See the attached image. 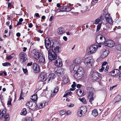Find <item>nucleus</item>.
<instances>
[{
    "instance_id": "obj_1",
    "label": "nucleus",
    "mask_w": 121,
    "mask_h": 121,
    "mask_svg": "<svg viewBox=\"0 0 121 121\" xmlns=\"http://www.w3.org/2000/svg\"><path fill=\"white\" fill-rule=\"evenodd\" d=\"M87 92L88 95V97L89 99V102H91L93 100V97L94 91V88L91 87H88L86 88Z\"/></svg>"
},
{
    "instance_id": "obj_2",
    "label": "nucleus",
    "mask_w": 121,
    "mask_h": 121,
    "mask_svg": "<svg viewBox=\"0 0 121 121\" xmlns=\"http://www.w3.org/2000/svg\"><path fill=\"white\" fill-rule=\"evenodd\" d=\"M48 57L51 61L54 60L57 57L56 54L55 53L53 49H50L48 51Z\"/></svg>"
},
{
    "instance_id": "obj_3",
    "label": "nucleus",
    "mask_w": 121,
    "mask_h": 121,
    "mask_svg": "<svg viewBox=\"0 0 121 121\" xmlns=\"http://www.w3.org/2000/svg\"><path fill=\"white\" fill-rule=\"evenodd\" d=\"M83 72L82 68H80L77 72L75 73L74 76L75 78L77 79H80L83 76Z\"/></svg>"
},
{
    "instance_id": "obj_4",
    "label": "nucleus",
    "mask_w": 121,
    "mask_h": 121,
    "mask_svg": "<svg viewBox=\"0 0 121 121\" xmlns=\"http://www.w3.org/2000/svg\"><path fill=\"white\" fill-rule=\"evenodd\" d=\"M105 40L104 37L101 35H98L96 38V41L98 43L104 44Z\"/></svg>"
},
{
    "instance_id": "obj_5",
    "label": "nucleus",
    "mask_w": 121,
    "mask_h": 121,
    "mask_svg": "<svg viewBox=\"0 0 121 121\" xmlns=\"http://www.w3.org/2000/svg\"><path fill=\"white\" fill-rule=\"evenodd\" d=\"M26 106H28L29 109L32 110H35L37 108V104L36 103L33 101H30L26 104Z\"/></svg>"
},
{
    "instance_id": "obj_6",
    "label": "nucleus",
    "mask_w": 121,
    "mask_h": 121,
    "mask_svg": "<svg viewBox=\"0 0 121 121\" xmlns=\"http://www.w3.org/2000/svg\"><path fill=\"white\" fill-rule=\"evenodd\" d=\"M19 56L20 61L22 63L27 61V56L25 53L23 52H21L20 53Z\"/></svg>"
},
{
    "instance_id": "obj_7",
    "label": "nucleus",
    "mask_w": 121,
    "mask_h": 121,
    "mask_svg": "<svg viewBox=\"0 0 121 121\" xmlns=\"http://www.w3.org/2000/svg\"><path fill=\"white\" fill-rule=\"evenodd\" d=\"M32 52L33 54L34 57L37 60L42 55L41 52H39V51H36L35 49L33 50Z\"/></svg>"
},
{
    "instance_id": "obj_8",
    "label": "nucleus",
    "mask_w": 121,
    "mask_h": 121,
    "mask_svg": "<svg viewBox=\"0 0 121 121\" xmlns=\"http://www.w3.org/2000/svg\"><path fill=\"white\" fill-rule=\"evenodd\" d=\"M94 62L93 59L90 57L86 58L85 60L84 63L86 65L89 66H91V65Z\"/></svg>"
},
{
    "instance_id": "obj_9",
    "label": "nucleus",
    "mask_w": 121,
    "mask_h": 121,
    "mask_svg": "<svg viewBox=\"0 0 121 121\" xmlns=\"http://www.w3.org/2000/svg\"><path fill=\"white\" fill-rule=\"evenodd\" d=\"M100 75V74H98L96 71H94L91 74V78L92 80H96L98 78L99 76Z\"/></svg>"
},
{
    "instance_id": "obj_10",
    "label": "nucleus",
    "mask_w": 121,
    "mask_h": 121,
    "mask_svg": "<svg viewBox=\"0 0 121 121\" xmlns=\"http://www.w3.org/2000/svg\"><path fill=\"white\" fill-rule=\"evenodd\" d=\"M108 51L106 50H102L100 51V57L102 58H105L109 54Z\"/></svg>"
},
{
    "instance_id": "obj_11",
    "label": "nucleus",
    "mask_w": 121,
    "mask_h": 121,
    "mask_svg": "<svg viewBox=\"0 0 121 121\" xmlns=\"http://www.w3.org/2000/svg\"><path fill=\"white\" fill-rule=\"evenodd\" d=\"M105 46H107L109 47H112L115 45V43L112 40H107L104 42V44Z\"/></svg>"
},
{
    "instance_id": "obj_12",
    "label": "nucleus",
    "mask_w": 121,
    "mask_h": 121,
    "mask_svg": "<svg viewBox=\"0 0 121 121\" xmlns=\"http://www.w3.org/2000/svg\"><path fill=\"white\" fill-rule=\"evenodd\" d=\"M45 43L46 48L47 49L49 48L50 47L52 48V47L51 43L50 41L48 38H46L45 41Z\"/></svg>"
},
{
    "instance_id": "obj_13",
    "label": "nucleus",
    "mask_w": 121,
    "mask_h": 121,
    "mask_svg": "<svg viewBox=\"0 0 121 121\" xmlns=\"http://www.w3.org/2000/svg\"><path fill=\"white\" fill-rule=\"evenodd\" d=\"M98 46L95 45H94L90 46L89 48V51L90 53H95L98 48Z\"/></svg>"
},
{
    "instance_id": "obj_14",
    "label": "nucleus",
    "mask_w": 121,
    "mask_h": 121,
    "mask_svg": "<svg viewBox=\"0 0 121 121\" xmlns=\"http://www.w3.org/2000/svg\"><path fill=\"white\" fill-rule=\"evenodd\" d=\"M54 60L55 64L56 66L59 67H61L62 66L61 60L58 57H57Z\"/></svg>"
},
{
    "instance_id": "obj_15",
    "label": "nucleus",
    "mask_w": 121,
    "mask_h": 121,
    "mask_svg": "<svg viewBox=\"0 0 121 121\" xmlns=\"http://www.w3.org/2000/svg\"><path fill=\"white\" fill-rule=\"evenodd\" d=\"M80 68H82L79 67L77 65H75L73 64L70 67L71 70L76 72H77L79 69H80Z\"/></svg>"
},
{
    "instance_id": "obj_16",
    "label": "nucleus",
    "mask_w": 121,
    "mask_h": 121,
    "mask_svg": "<svg viewBox=\"0 0 121 121\" xmlns=\"http://www.w3.org/2000/svg\"><path fill=\"white\" fill-rule=\"evenodd\" d=\"M55 73L57 75L59 76L61 75H63L64 73V71L63 69L60 68L58 69Z\"/></svg>"
},
{
    "instance_id": "obj_17",
    "label": "nucleus",
    "mask_w": 121,
    "mask_h": 121,
    "mask_svg": "<svg viewBox=\"0 0 121 121\" xmlns=\"http://www.w3.org/2000/svg\"><path fill=\"white\" fill-rule=\"evenodd\" d=\"M40 78L41 81H44L47 78V75L45 74L42 73L40 75Z\"/></svg>"
},
{
    "instance_id": "obj_18",
    "label": "nucleus",
    "mask_w": 121,
    "mask_h": 121,
    "mask_svg": "<svg viewBox=\"0 0 121 121\" xmlns=\"http://www.w3.org/2000/svg\"><path fill=\"white\" fill-rule=\"evenodd\" d=\"M120 71L117 69H114L110 72V74L112 76H114L117 75L119 73Z\"/></svg>"
},
{
    "instance_id": "obj_19",
    "label": "nucleus",
    "mask_w": 121,
    "mask_h": 121,
    "mask_svg": "<svg viewBox=\"0 0 121 121\" xmlns=\"http://www.w3.org/2000/svg\"><path fill=\"white\" fill-rule=\"evenodd\" d=\"M71 10V8H58L57 11L58 12H69Z\"/></svg>"
},
{
    "instance_id": "obj_20",
    "label": "nucleus",
    "mask_w": 121,
    "mask_h": 121,
    "mask_svg": "<svg viewBox=\"0 0 121 121\" xmlns=\"http://www.w3.org/2000/svg\"><path fill=\"white\" fill-rule=\"evenodd\" d=\"M33 68L35 72L37 73L39 72V66L36 63H33Z\"/></svg>"
},
{
    "instance_id": "obj_21",
    "label": "nucleus",
    "mask_w": 121,
    "mask_h": 121,
    "mask_svg": "<svg viewBox=\"0 0 121 121\" xmlns=\"http://www.w3.org/2000/svg\"><path fill=\"white\" fill-rule=\"evenodd\" d=\"M82 62V60L79 57L76 58L73 61V63L75 64H79Z\"/></svg>"
},
{
    "instance_id": "obj_22",
    "label": "nucleus",
    "mask_w": 121,
    "mask_h": 121,
    "mask_svg": "<svg viewBox=\"0 0 121 121\" xmlns=\"http://www.w3.org/2000/svg\"><path fill=\"white\" fill-rule=\"evenodd\" d=\"M105 19L107 22H108L110 24H112V21L111 18H109L108 14H106L105 15Z\"/></svg>"
},
{
    "instance_id": "obj_23",
    "label": "nucleus",
    "mask_w": 121,
    "mask_h": 121,
    "mask_svg": "<svg viewBox=\"0 0 121 121\" xmlns=\"http://www.w3.org/2000/svg\"><path fill=\"white\" fill-rule=\"evenodd\" d=\"M80 110L84 116L87 112L86 108L85 106H82L80 108Z\"/></svg>"
},
{
    "instance_id": "obj_24",
    "label": "nucleus",
    "mask_w": 121,
    "mask_h": 121,
    "mask_svg": "<svg viewBox=\"0 0 121 121\" xmlns=\"http://www.w3.org/2000/svg\"><path fill=\"white\" fill-rule=\"evenodd\" d=\"M59 88L57 87H56L55 88L52 92V91L51 94V96L52 97H54L55 95L56 94L58 91Z\"/></svg>"
},
{
    "instance_id": "obj_25",
    "label": "nucleus",
    "mask_w": 121,
    "mask_h": 121,
    "mask_svg": "<svg viewBox=\"0 0 121 121\" xmlns=\"http://www.w3.org/2000/svg\"><path fill=\"white\" fill-rule=\"evenodd\" d=\"M65 31V30L63 28H60L57 30V32L59 35L62 34H64Z\"/></svg>"
},
{
    "instance_id": "obj_26",
    "label": "nucleus",
    "mask_w": 121,
    "mask_h": 121,
    "mask_svg": "<svg viewBox=\"0 0 121 121\" xmlns=\"http://www.w3.org/2000/svg\"><path fill=\"white\" fill-rule=\"evenodd\" d=\"M52 47L53 48V47L56 46H59V42L55 40H52Z\"/></svg>"
},
{
    "instance_id": "obj_27",
    "label": "nucleus",
    "mask_w": 121,
    "mask_h": 121,
    "mask_svg": "<svg viewBox=\"0 0 121 121\" xmlns=\"http://www.w3.org/2000/svg\"><path fill=\"white\" fill-rule=\"evenodd\" d=\"M121 99V97L120 95H118L116 97L113 101V102L115 103L116 102L119 101Z\"/></svg>"
},
{
    "instance_id": "obj_28",
    "label": "nucleus",
    "mask_w": 121,
    "mask_h": 121,
    "mask_svg": "<svg viewBox=\"0 0 121 121\" xmlns=\"http://www.w3.org/2000/svg\"><path fill=\"white\" fill-rule=\"evenodd\" d=\"M48 81L53 80L55 77V75L53 73H51L48 76Z\"/></svg>"
},
{
    "instance_id": "obj_29",
    "label": "nucleus",
    "mask_w": 121,
    "mask_h": 121,
    "mask_svg": "<svg viewBox=\"0 0 121 121\" xmlns=\"http://www.w3.org/2000/svg\"><path fill=\"white\" fill-rule=\"evenodd\" d=\"M45 102H41L38 104V106H37V108H41L44 107L45 105Z\"/></svg>"
},
{
    "instance_id": "obj_30",
    "label": "nucleus",
    "mask_w": 121,
    "mask_h": 121,
    "mask_svg": "<svg viewBox=\"0 0 121 121\" xmlns=\"http://www.w3.org/2000/svg\"><path fill=\"white\" fill-rule=\"evenodd\" d=\"M4 121H10V118L9 115L5 114L4 116Z\"/></svg>"
},
{
    "instance_id": "obj_31",
    "label": "nucleus",
    "mask_w": 121,
    "mask_h": 121,
    "mask_svg": "<svg viewBox=\"0 0 121 121\" xmlns=\"http://www.w3.org/2000/svg\"><path fill=\"white\" fill-rule=\"evenodd\" d=\"M39 59V62L42 63H43L45 61V59L44 56L43 55H42L40 57H40Z\"/></svg>"
},
{
    "instance_id": "obj_32",
    "label": "nucleus",
    "mask_w": 121,
    "mask_h": 121,
    "mask_svg": "<svg viewBox=\"0 0 121 121\" xmlns=\"http://www.w3.org/2000/svg\"><path fill=\"white\" fill-rule=\"evenodd\" d=\"M92 114L94 116L96 117L98 115L97 110L95 109L93 110L92 112Z\"/></svg>"
},
{
    "instance_id": "obj_33",
    "label": "nucleus",
    "mask_w": 121,
    "mask_h": 121,
    "mask_svg": "<svg viewBox=\"0 0 121 121\" xmlns=\"http://www.w3.org/2000/svg\"><path fill=\"white\" fill-rule=\"evenodd\" d=\"M26 109L25 108H23L22 111L20 113V114L23 115H25L27 113Z\"/></svg>"
},
{
    "instance_id": "obj_34",
    "label": "nucleus",
    "mask_w": 121,
    "mask_h": 121,
    "mask_svg": "<svg viewBox=\"0 0 121 121\" xmlns=\"http://www.w3.org/2000/svg\"><path fill=\"white\" fill-rule=\"evenodd\" d=\"M71 92L70 90H68L65 92V95L63 96L64 97H66L67 95L71 94Z\"/></svg>"
},
{
    "instance_id": "obj_35",
    "label": "nucleus",
    "mask_w": 121,
    "mask_h": 121,
    "mask_svg": "<svg viewBox=\"0 0 121 121\" xmlns=\"http://www.w3.org/2000/svg\"><path fill=\"white\" fill-rule=\"evenodd\" d=\"M60 47L59 46H56L54 48V52L56 53H58L59 51Z\"/></svg>"
},
{
    "instance_id": "obj_36",
    "label": "nucleus",
    "mask_w": 121,
    "mask_h": 121,
    "mask_svg": "<svg viewBox=\"0 0 121 121\" xmlns=\"http://www.w3.org/2000/svg\"><path fill=\"white\" fill-rule=\"evenodd\" d=\"M79 99L84 104H86V99L84 98H79Z\"/></svg>"
},
{
    "instance_id": "obj_37",
    "label": "nucleus",
    "mask_w": 121,
    "mask_h": 121,
    "mask_svg": "<svg viewBox=\"0 0 121 121\" xmlns=\"http://www.w3.org/2000/svg\"><path fill=\"white\" fill-rule=\"evenodd\" d=\"M31 99L33 100L36 101L37 99V96L36 95H33L31 97Z\"/></svg>"
},
{
    "instance_id": "obj_38",
    "label": "nucleus",
    "mask_w": 121,
    "mask_h": 121,
    "mask_svg": "<svg viewBox=\"0 0 121 121\" xmlns=\"http://www.w3.org/2000/svg\"><path fill=\"white\" fill-rule=\"evenodd\" d=\"M63 81L65 83H66L68 82L69 81L68 77H64L63 79Z\"/></svg>"
},
{
    "instance_id": "obj_39",
    "label": "nucleus",
    "mask_w": 121,
    "mask_h": 121,
    "mask_svg": "<svg viewBox=\"0 0 121 121\" xmlns=\"http://www.w3.org/2000/svg\"><path fill=\"white\" fill-rule=\"evenodd\" d=\"M81 111L80 110V109L78 110V115L79 117H81L82 116H84V115L81 113Z\"/></svg>"
},
{
    "instance_id": "obj_40",
    "label": "nucleus",
    "mask_w": 121,
    "mask_h": 121,
    "mask_svg": "<svg viewBox=\"0 0 121 121\" xmlns=\"http://www.w3.org/2000/svg\"><path fill=\"white\" fill-rule=\"evenodd\" d=\"M77 93V95L79 96H81L83 94V93L82 92V91L81 90L78 91Z\"/></svg>"
},
{
    "instance_id": "obj_41",
    "label": "nucleus",
    "mask_w": 121,
    "mask_h": 121,
    "mask_svg": "<svg viewBox=\"0 0 121 121\" xmlns=\"http://www.w3.org/2000/svg\"><path fill=\"white\" fill-rule=\"evenodd\" d=\"M116 48L118 50L121 51V44H118L116 46Z\"/></svg>"
},
{
    "instance_id": "obj_42",
    "label": "nucleus",
    "mask_w": 121,
    "mask_h": 121,
    "mask_svg": "<svg viewBox=\"0 0 121 121\" xmlns=\"http://www.w3.org/2000/svg\"><path fill=\"white\" fill-rule=\"evenodd\" d=\"M2 64V65L4 66H7L8 65L10 66L11 65L10 64L9 62H6L5 63H3Z\"/></svg>"
},
{
    "instance_id": "obj_43",
    "label": "nucleus",
    "mask_w": 121,
    "mask_h": 121,
    "mask_svg": "<svg viewBox=\"0 0 121 121\" xmlns=\"http://www.w3.org/2000/svg\"><path fill=\"white\" fill-rule=\"evenodd\" d=\"M104 18H105V15H103L99 17V19L100 21H101L102 20L104 19Z\"/></svg>"
},
{
    "instance_id": "obj_44",
    "label": "nucleus",
    "mask_w": 121,
    "mask_h": 121,
    "mask_svg": "<svg viewBox=\"0 0 121 121\" xmlns=\"http://www.w3.org/2000/svg\"><path fill=\"white\" fill-rule=\"evenodd\" d=\"M66 112L64 111L63 110L61 111L60 112V115L61 116L65 114Z\"/></svg>"
},
{
    "instance_id": "obj_45",
    "label": "nucleus",
    "mask_w": 121,
    "mask_h": 121,
    "mask_svg": "<svg viewBox=\"0 0 121 121\" xmlns=\"http://www.w3.org/2000/svg\"><path fill=\"white\" fill-rule=\"evenodd\" d=\"M88 9L87 8H83V9L81 10V12L82 13H84L86 12L87 11H88Z\"/></svg>"
},
{
    "instance_id": "obj_46",
    "label": "nucleus",
    "mask_w": 121,
    "mask_h": 121,
    "mask_svg": "<svg viewBox=\"0 0 121 121\" xmlns=\"http://www.w3.org/2000/svg\"><path fill=\"white\" fill-rule=\"evenodd\" d=\"M101 28V26L100 25V24L98 25L97 26V28L96 30V31L98 32V31L99 30H100V29Z\"/></svg>"
},
{
    "instance_id": "obj_47",
    "label": "nucleus",
    "mask_w": 121,
    "mask_h": 121,
    "mask_svg": "<svg viewBox=\"0 0 121 121\" xmlns=\"http://www.w3.org/2000/svg\"><path fill=\"white\" fill-rule=\"evenodd\" d=\"M12 101V100L11 99H9L8 102L7 104L11 105L12 104L11 103V102Z\"/></svg>"
},
{
    "instance_id": "obj_48",
    "label": "nucleus",
    "mask_w": 121,
    "mask_h": 121,
    "mask_svg": "<svg viewBox=\"0 0 121 121\" xmlns=\"http://www.w3.org/2000/svg\"><path fill=\"white\" fill-rule=\"evenodd\" d=\"M100 22L99 19H97L95 20V24H98Z\"/></svg>"
},
{
    "instance_id": "obj_49",
    "label": "nucleus",
    "mask_w": 121,
    "mask_h": 121,
    "mask_svg": "<svg viewBox=\"0 0 121 121\" xmlns=\"http://www.w3.org/2000/svg\"><path fill=\"white\" fill-rule=\"evenodd\" d=\"M105 67H102L101 69H99V71L100 72H102L104 69Z\"/></svg>"
},
{
    "instance_id": "obj_50",
    "label": "nucleus",
    "mask_w": 121,
    "mask_h": 121,
    "mask_svg": "<svg viewBox=\"0 0 121 121\" xmlns=\"http://www.w3.org/2000/svg\"><path fill=\"white\" fill-rule=\"evenodd\" d=\"M71 112L70 110H69L66 112L65 114L67 115H68L70 114L71 113Z\"/></svg>"
},
{
    "instance_id": "obj_51",
    "label": "nucleus",
    "mask_w": 121,
    "mask_h": 121,
    "mask_svg": "<svg viewBox=\"0 0 121 121\" xmlns=\"http://www.w3.org/2000/svg\"><path fill=\"white\" fill-rule=\"evenodd\" d=\"M76 7H82V5L80 4L77 3L76 5Z\"/></svg>"
},
{
    "instance_id": "obj_52",
    "label": "nucleus",
    "mask_w": 121,
    "mask_h": 121,
    "mask_svg": "<svg viewBox=\"0 0 121 121\" xmlns=\"http://www.w3.org/2000/svg\"><path fill=\"white\" fill-rule=\"evenodd\" d=\"M107 62L106 61L104 62L102 65V67H105L107 64Z\"/></svg>"
},
{
    "instance_id": "obj_53",
    "label": "nucleus",
    "mask_w": 121,
    "mask_h": 121,
    "mask_svg": "<svg viewBox=\"0 0 121 121\" xmlns=\"http://www.w3.org/2000/svg\"><path fill=\"white\" fill-rule=\"evenodd\" d=\"M23 70L24 73L25 74H27V70L26 69H24L23 68Z\"/></svg>"
},
{
    "instance_id": "obj_54",
    "label": "nucleus",
    "mask_w": 121,
    "mask_h": 121,
    "mask_svg": "<svg viewBox=\"0 0 121 121\" xmlns=\"http://www.w3.org/2000/svg\"><path fill=\"white\" fill-rule=\"evenodd\" d=\"M117 58L118 59V61L120 62L121 61V56H118Z\"/></svg>"
},
{
    "instance_id": "obj_55",
    "label": "nucleus",
    "mask_w": 121,
    "mask_h": 121,
    "mask_svg": "<svg viewBox=\"0 0 121 121\" xmlns=\"http://www.w3.org/2000/svg\"><path fill=\"white\" fill-rule=\"evenodd\" d=\"M32 63L33 62H31L30 63H28L27 64V66H31V65H32Z\"/></svg>"
},
{
    "instance_id": "obj_56",
    "label": "nucleus",
    "mask_w": 121,
    "mask_h": 121,
    "mask_svg": "<svg viewBox=\"0 0 121 121\" xmlns=\"http://www.w3.org/2000/svg\"><path fill=\"white\" fill-rule=\"evenodd\" d=\"M6 113V112L4 110H2V112H1V113L2 114H4V115Z\"/></svg>"
},
{
    "instance_id": "obj_57",
    "label": "nucleus",
    "mask_w": 121,
    "mask_h": 121,
    "mask_svg": "<svg viewBox=\"0 0 121 121\" xmlns=\"http://www.w3.org/2000/svg\"><path fill=\"white\" fill-rule=\"evenodd\" d=\"M74 106V104H71L70 105H68L69 107H72Z\"/></svg>"
},
{
    "instance_id": "obj_58",
    "label": "nucleus",
    "mask_w": 121,
    "mask_h": 121,
    "mask_svg": "<svg viewBox=\"0 0 121 121\" xmlns=\"http://www.w3.org/2000/svg\"><path fill=\"white\" fill-rule=\"evenodd\" d=\"M12 58V57L11 56H9L7 57L8 60H10Z\"/></svg>"
},
{
    "instance_id": "obj_59",
    "label": "nucleus",
    "mask_w": 121,
    "mask_h": 121,
    "mask_svg": "<svg viewBox=\"0 0 121 121\" xmlns=\"http://www.w3.org/2000/svg\"><path fill=\"white\" fill-rule=\"evenodd\" d=\"M63 39L65 41H66L67 39V37L65 36H64L63 37Z\"/></svg>"
},
{
    "instance_id": "obj_60",
    "label": "nucleus",
    "mask_w": 121,
    "mask_h": 121,
    "mask_svg": "<svg viewBox=\"0 0 121 121\" xmlns=\"http://www.w3.org/2000/svg\"><path fill=\"white\" fill-rule=\"evenodd\" d=\"M119 79L120 81H121V73H120L119 75Z\"/></svg>"
},
{
    "instance_id": "obj_61",
    "label": "nucleus",
    "mask_w": 121,
    "mask_h": 121,
    "mask_svg": "<svg viewBox=\"0 0 121 121\" xmlns=\"http://www.w3.org/2000/svg\"><path fill=\"white\" fill-rule=\"evenodd\" d=\"M117 86V85L113 86L112 87H111L110 88V90H112L114 87L116 86Z\"/></svg>"
},
{
    "instance_id": "obj_62",
    "label": "nucleus",
    "mask_w": 121,
    "mask_h": 121,
    "mask_svg": "<svg viewBox=\"0 0 121 121\" xmlns=\"http://www.w3.org/2000/svg\"><path fill=\"white\" fill-rule=\"evenodd\" d=\"M30 28H31L32 27L33 25L32 23H30L28 24Z\"/></svg>"
},
{
    "instance_id": "obj_63",
    "label": "nucleus",
    "mask_w": 121,
    "mask_h": 121,
    "mask_svg": "<svg viewBox=\"0 0 121 121\" xmlns=\"http://www.w3.org/2000/svg\"><path fill=\"white\" fill-rule=\"evenodd\" d=\"M4 115V114H2L1 113L0 114V118H3V116Z\"/></svg>"
},
{
    "instance_id": "obj_64",
    "label": "nucleus",
    "mask_w": 121,
    "mask_h": 121,
    "mask_svg": "<svg viewBox=\"0 0 121 121\" xmlns=\"http://www.w3.org/2000/svg\"><path fill=\"white\" fill-rule=\"evenodd\" d=\"M120 3V2H118V0H116V3L117 4V5H119V3Z\"/></svg>"
}]
</instances>
